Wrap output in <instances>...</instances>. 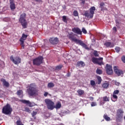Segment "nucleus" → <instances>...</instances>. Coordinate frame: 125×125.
Returning a JSON list of instances; mask_svg holds the SVG:
<instances>
[{
	"mask_svg": "<svg viewBox=\"0 0 125 125\" xmlns=\"http://www.w3.org/2000/svg\"><path fill=\"white\" fill-rule=\"evenodd\" d=\"M21 42V47H23V48H24V42H23V43H22V42Z\"/></svg>",
	"mask_w": 125,
	"mask_h": 125,
	"instance_id": "nucleus-48",
	"label": "nucleus"
},
{
	"mask_svg": "<svg viewBox=\"0 0 125 125\" xmlns=\"http://www.w3.org/2000/svg\"><path fill=\"white\" fill-rule=\"evenodd\" d=\"M21 92H22V91L21 90H19L17 91V94L18 95H20L21 94Z\"/></svg>",
	"mask_w": 125,
	"mask_h": 125,
	"instance_id": "nucleus-44",
	"label": "nucleus"
},
{
	"mask_svg": "<svg viewBox=\"0 0 125 125\" xmlns=\"http://www.w3.org/2000/svg\"><path fill=\"white\" fill-rule=\"evenodd\" d=\"M10 61H12L15 65H17V64H20L21 63V58L19 57H16L15 58H13V56H11L10 58Z\"/></svg>",
	"mask_w": 125,
	"mask_h": 125,
	"instance_id": "nucleus-10",
	"label": "nucleus"
},
{
	"mask_svg": "<svg viewBox=\"0 0 125 125\" xmlns=\"http://www.w3.org/2000/svg\"><path fill=\"white\" fill-rule=\"evenodd\" d=\"M2 63L3 64H4V62H2Z\"/></svg>",
	"mask_w": 125,
	"mask_h": 125,
	"instance_id": "nucleus-54",
	"label": "nucleus"
},
{
	"mask_svg": "<svg viewBox=\"0 0 125 125\" xmlns=\"http://www.w3.org/2000/svg\"><path fill=\"white\" fill-rule=\"evenodd\" d=\"M47 87L49 88H51V87H54V83H53L50 82L48 83Z\"/></svg>",
	"mask_w": 125,
	"mask_h": 125,
	"instance_id": "nucleus-26",
	"label": "nucleus"
},
{
	"mask_svg": "<svg viewBox=\"0 0 125 125\" xmlns=\"http://www.w3.org/2000/svg\"><path fill=\"white\" fill-rule=\"evenodd\" d=\"M120 92V91H119V90H116L114 91L113 92V94H119V93Z\"/></svg>",
	"mask_w": 125,
	"mask_h": 125,
	"instance_id": "nucleus-40",
	"label": "nucleus"
},
{
	"mask_svg": "<svg viewBox=\"0 0 125 125\" xmlns=\"http://www.w3.org/2000/svg\"><path fill=\"white\" fill-rule=\"evenodd\" d=\"M77 93H78L79 95H83V93H84V91L82 90V89H79L77 90Z\"/></svg>",
	"mask_w": 125,
	"mask_h": 125,
	"instance_id": "nucleus-27",
	"label": "nucleus"
},
{
	"mask_svg": "<svg viewBox=\"0 0 125 125\" xmlns=\"http://www.w3.org/2000/svg\"><path fill=\"white\" fill-rule=\"evenodd\" d=\"M62 67L63 65H58L56 67V70H61Z\"/></svg>",
	"mask_w": 125,
	"mask_h": 125,
	"instance_id": "nucleus-33",
	"label": "nucleus"
},
{
	"mask_svg": "<svg viewBox=\"0 0 125 125\" xmlns=\"http://www.w3.org/2000/svg\"><path fill=\"white\" fill-rule=\"evenodd\" d=\"M83 33V34H87V32L86 31V30L84 28H82V31Z\"/></svg>",
	"mask_w": 125,
	"mask_h": 125,
	"instance_id": "nucleus-39",
	"label": "nucleus"
},
{
	"mask_svg": "<svg viewBox=\"0 0 125 125\" xmlns=\"http://www.w3.org/2000/svg\"><path fill=\"white\" fill-rule=\"evenodd\" d=\"M103 58H97L95 57H92L91 59L92 62L94 63V64H98V65H102L103 63Z\"/></svg>",
	"mask_w": 125,
	"mask_h": 125,
	"instance_id": "nucleus-8",
	"label": "nucleus"
},
{
	"mask_svg": "<svg viewBox=\"0 0 125 125\" xmlns=\"http://www.w3.org/2000/svg\"><path fill=\"white\" fill-rule=\"evenodd\" d=\"M91 98H92V99H93V97H91Z\"/></svg>",
	"mask_w": 125,
	"mask_h": 125,
	"instance_id": "nucleus-52",
	"label": "nucleus"
},
{
	"mask_svg": "<svg viewBox=\"0 0 125 125\" xmlns=\"http://www.w3.org/2000/svg\"><path fill=\"white\" fill-rule=\"evenodd\" d=\"M103 101H104V102H109V98L107 96H104L103 97Z\"/></svg>",
	"mask_w": 125,
	"mask_h": 125,
	"instance_id": "nucleus-28",
	"label": "nucleus"
},
{
	"mask_svg": "<svg viewBox=\"0 0 125 125\" xmlns=\"http://www.w3.org/2000/svg\"><path fill=\"white\" fill-rule=\"evenodd\" d=\"M97 79L98 80V84H100L102 82V78L100 76H97Z\"/></svg>",
	"mask_w": 125,
	"mask_h": 125,
	"instance_id": "nucleus-25",
	"label": "nucleus"
},
{
	"mask_svg": "<svg viewBox=\"0 0 125 125\" xmlns=\"http://www.w3.org/2000/svg\"><path fill=\"white\" fill-rule=\"evenodd\" d=\"M106 72L108 75H112L113 74V69L112 66L106 64Z\"/></svg>",
	"mask_w": 125,
	"mask_h": 125,
	"instance_id": "nucleus-15",
	"label": "nucleus"
},
{
	"mask_svg": "<svg viewBox=\"0 0 125 125\" xmlns=\"http://www.w3.org/2000/svg\"><path fill=\"white\" fill-rule=\"evenodd\" d=\"M113 30L114 31V32H117V28L116 27H114L113 28Z\"/></svg>",
	"mask_w": 125,
	"mask_h": 125,
	"instance_id": "nucleus-45",
	"label": "nucleus"
},
{
	"mask_svg": "<svg viewBox=\"0 0 125 125\" xmlns=\"http://www.w3.org/2000/svg\"><path fill=\"white\" fill-rule=\"evenodd\" d=\"M26 14L25 13L21 14L19 19V21L23 29H26L27 26H28V23L27 22V21H26Z\"/></svg>",
	"mask_w": 125,
	"mask_h": 125,
	"instance_id": "nucleus-3",
	"label": "nucleus"
},
{
	"mask_svg": "<svg viewBox=\"0 0 125 125\" xmlns=\"http://www.w3.org/2000/svg\"><path fill=\"white\" fill-rule=\"evenodd\" d=\"M10 7L11 10H14L16 7L15 6V3H14V0H10Z\"/></svg>",
	"mask_w": 125,
	"mask_h": 125,
	"instance_id": "nucleus-16",
	"label": "nucleus"
},
{
	"mask_svg": "<svg viewBox=\"0 0 125 125\" xmlns=\"http://www.w3.org/2000/svg\"><path fill=\"white\" fill-rule=\"evenodd\" d=\"M34 119H36V117H34Z\"/></svg>",
	"mask_w": 125,
	"mask_h": 125,
	"instance_id": "nucleus-56",
	"label": "nucleus"
},
{
	"mask_svg": "<svg viewBox=\"0 0 125 125\" xmlns=\"http://www.w3.org/2000/svg\"><path fill=\"white\" fill-rule=\"evenodd\" d=\"M104 45H106L107 46V47H109V46H110V45H111V42H106L104 43Z\"/></svg>",
	"mask_w": 125,
	"mask_h": 125,
	"instance_id": "nucleus-36",
	"label": "nucleus"
},
{
	"mask_svg": "<svg viewBox=\"0 0 125 125\" xmlns=\"http://www.w3.org/2000/svg\"><path fill=\"white\" fill-rule=\"evenodd\" d=\"M35 0V1H37V2H39L42 1V0Z\"/></svg>",
	"mask_w": 125,
	"mask_h": 125,
	"instance_id": "nucleus-51",
	"label": "nucleus"
},
{
	"mask_svg": "<svg viewBox=\"0 0 125 125\" xmlns=\"http://www.w3.org/2000/svg\"><path fill=\"white\" fill-rule=\"evenodd\" d=\"M78 67H84L85 66V63L83 61H80L77 62Z\"/></svg>",
	"mask_w": 125,
	"mask_h": 125,
	"instance_id": "nucleus-21",
	"label": "nucleus"
},
{
	"mask_svg": "<svg viewBox=\"0 0 125 125\" xmlns=\"http://www.w3.org/2000/svg\"><path fill=\"white\" fill-rule=\"evenodd\" d=\"M100 8H101V10L103 11L104 10H107V8L105 7V3L104 2H102L100 4Z\"/></svg>",
	"mask_w": 125,
	"mask_h": 125,
	"instance_id": "nucleus-19",
	"label": "nucleus"
},
{
	"mask_svg": "<svg viewBox=\"0 0 125 125\" xmlns=\"http://www.w3.org/2000/svg\"><path fill=\"white\" fill-rule=\"evenodd\" d=\"M62 20L63 22H64V23H67L68 22V19H67V16H62Z\"/></svg>",
	"mask_w": 125,
	"mask_h": 125,
	"instance_id": "nucleus-29",
	"label": "nucleus"
},
{
	"mask_svg": "<svg viewBox=\"0 0 125 125\" xmlns=\"http://www.w3.org/2000/svg\"><path fill=\"white\" fill-rule=\"evenodd\" d=\"M25 110L26 112H28V113H30V112H31V110H30V109H29L28 107H25Z\"/></svg>",
	"mask_w": 125,
	"mask_h": 125,
	"instance_id": "nucleus-42",
	"label": "nucleus"
},
{
	"mask_svg": "<svg viewBox=\"0 0 125 125\" xmlns=\"http://www.w3.org/2000/svg\"><path fill=\"white\" fill-rule=\"evenodd\" d=\"M42 60H43V58L42 56H40L33 60V64L39 66L42 63Z\"/></svg>",
	"mask_w": 125,
	"mask_h": 125,
	"instance_id": "nucleus-9",
	"label": "nucleus"
},
{
	"mask_svg": "<svg viewBox=\"0 0 125 125\" xmlns=\"http://www.w3.org/2000/svg\"><path fill=\"white\" fill-rule=\"evenodd\" d=\"M113 70H114L115 74H116V75H117V76H118V77H120V76H121V75H123L124 74L123 71L120 69H118V67H117V66H114L113 68Z\"/></svg>",
	"mask_w": 125,
	"mask_h": 125,
	"instance_id": "nucleus-11",
	"label": "nucleus"
},
{
	"mask_svg": "<svg viewBox=\"0 0 125 125\" xmlns=\"http://www.w3.org/2000/svg\"><path fill=\"white\" fill-rule=\"evenodd\" d=\"M62 107V104H61V102L60 101L57 102L56 104L55 105H54V108H55L56 110H58V109H60Z\"/></svg>",
	"mask_w": 125,
	"mask_h": 125,
	"instance_id": "nucleus-18",
	"label": "nucleus"
},
{
	"mask_svg": "<svg viewBox=\"0 0 125 125\" xmlns=\"http://www.w3.org/2000/svg\"><path fill=\"white\" fill-rule=\"evenodd\" d=\"M67 37L71 40L73 42H76V43H78V44H80V45H81V46H83L85 49H87V50H89V48L87 47V45L85 44L82 41V40H79L77 39L76 38L74 37V35H73V33L69 34L67 36Z\"/></svg>",
	"mask_w": 125,
	"mask_h": 125,
	"instance_id": "nucleus-1",
	"label": "nucleus"
},
{
	"mask_svg": "<svg viewBox=\"0 0 125 125\" xmlns=\"http://www.w3.org/2000/svg\"><path fill=\"white\" fill-rule=\"evenodd\" d=\"M90 84L92 85V86H95V81L93 80H91L90 81Z\"/></svg>",
	"mask_w": 125,
	"mask_h": 125,
	"instance_id": "nucleus-34",
	"label": "nucleus"
},
{
	"mask_svg": "<svg viewBox=\"0 0 125 125\" xmlns=\"http://www.w3.org/2000/svg\"><path fill=\"white\" fill-rule=\"evenodd\" d=\"M27 38H28V35H25V34L23 33L21 38L20 39V42L23 43L24 41H26V40H27Z\"/></svg>",
	"mask_w": 125,
	"mask_h": 125,
	"instance_id": "nucleus-17",
	"label": "nucleus"
},
{
	"mask_svg": "<svg viewBox=\"0 0 125 125\" xmlns=\"http://www.w3.org/2000/svg\"><path fill=\"white\" fill-rule=\"evenodd\" d=\"M82 1V3L84 4L85 0H80Z\"/></svg>",
	"mask_w": 125,
	"mask_h": 125,
	"instance_id": "nucleus-49",
	"label": "nucleus"
},
{
	"mask_svg": "<svg viewBox=\"0 0 125 125\" xmlns=\"http://www.w3.org/2000/svg\"><path fill=\"white\" fill-rule=\"evenodd\" d=\"M115 84L116 85H120V83L119 82H115Z\"/></svg>",
	"mask_w": 125,
	"mask_h": 125,
	"instance_id": "nucleus-47",
	"label": "nucleus"
},
{
	"mask_svg": "<svg viewBox=\"0 0 125 125\" xmlns=\"http://www.w3.org/2000/svg\"><path fill=\"white\" fill-rule=\"evenodd\" d=\"M18 118H19V119L17 121V122H16L17 125H23V124H22L21 120H20V118L19 117Z\"/></svg>",
	"mask_w": 125,
	"mask_h": 125,
	"instance_id": "nucleus-30",
	"label": "nucleus"
},
{
	"mask_svg": "<svg viewBox=\"0 0 125 125\" xmlns=\"http://www.w3.org/2000/svg\"><path fill=\"white\" fill-rule=\"evenodd\" d=\"M122 60L123 62H124V63H125V56H124L123 57H122Z\"/></svg>",
	"mask_w": 125,
	"mask_h": 125,
	"instance_id": "nucleus-43",
	"label": "nucleus"
},
{
	"mask_svg": "<svg viewBox=\"0 0 125 125\" xmlns=\"http://www.w3.org/2000/svg\"><path fill=\"white\" fill-rule=\"evenodd\" d=\"M11 112H12V108H11L9 104H7L2 108V113L5 115H10Z\"/></svg>",
	"mask_w": 125,
	"mask_h": 125,
	"instance_id": "nucleus-5",
	"label": "nucleus"
},
{
	"mask_svg": "<svg viewBox=\"0 0 125 125\" xmlns=\"http://www.w3.org/2000/svg\"><path fill=\"white\" fill-rule=\"evenodd\" d=\"M109 84V82L105 81L104 83H103L102 86L104 88H108Z\"/></svg>",
	"mask_w": 125,
	"mask_h": 125,
	"instance_id": "nucleus-22",
	"label": "nucleus"
},
{
	"mask_svg": "<svg viewBox=\"0 0 125 125\" xmlns=\"http://www.w3.org/2000/svg\"><path fill=\"white\" fill-rule=\"evenodd\" d=\"M48 94V93L45 92L44 94V96H45V97H46V96H47Z\"/></svg>",
	"mask_w": 125,
	"mask_h": 125,
	"instance_id": "nucleus-46",
	"label": "nucleus"
},
{
	"mask_svg": "<svg viewBox=\"0 0 125 125\" xmlns=\"http://www.w3.org/2000/svg\"><path fill=\"white\" fill-rule=\"evenodd\" d=\"M104 119L106 121V122H110L111 121V118L107 115V114H104Z\"/></svg>",
	"mask_w": 125,
	"mask_h": 125,
	"instance_id": "nucleus-24",
	"label": "nucleus"
},
{
	"mask_svg": "<svg viewBox=\"0 0 125 125\" xmlns=\"http://www.w3.org/2000/svg\"><path fill=\"white\" fill-rule=\"evenodd\" d=\"M124 109L119 108L117 110L116 112V119L118 121L123 120L124 117Z\"/></svg>",
	"mask_w": 125,
	"mask_h": 125,
	"instance_id": "nucleus-7",
	"label": "nucleus"
},
{
	"mask_svg": "<svg viewBox=\"0 0 125 125\" xmlns=\"http://www.w3.org/2000/svg\"><path fill=\"white\" fill-rule=\"evenodd\" d=\"M37 114H38L37 111H33L32 114V116L33 118H34V117H35V116H36V115H37Z\"/></svg>",
	"mask_w": 125,
	"mask_h": 125,
	"instance_id": "nucleus-38",
	"label": "nucleus"
},
{
	"mask_svg": "<svg viewBox=\"0 0 125 125\" xmlns=\"http://www.w3.org/2000/svg\"><path fill=\"white\" fill-rule=\"evenodd\" d=\"M101 104H102V101L101 102Z\"/></svg>",
	"mask_w": 125,
	"mask_h": 125,
	"instance_id": "nucleus-53",
	"label": "nucleus"
},
{
	"mask_svg": "<svg viewBox=\"0 0 125 125\" xmlns=\"http://www.w3.org/2000/svg\"><path fill=\"white\" fill-rule=\"evenodd\" d=\"M93 54L95 57H98V56H99V54H98V52H97V51H94Z\"/></svg>",
	"mask_w": 125,
	"mask_h": 125,
	"instance_id": "nucleus-35",
	"label": "nucleus"
},
{
	"mask_svg": "<svg viewBox=\"0 0 125 125\" xmlns=\"http://www.w3.org/2000/svg\"><path fill=\"white\" fill-rule=\"evenodd\" d=\"M72 32L75 33V34H77V35H82L83 33L81 29L79 28V27H74L72 29Z\"/></svg>",
	"mask_w": 125,
	"mask_h": 125,
	"instance_id": "nucleus-12",
	"label": "nucleus"
},
{
	"mask_svg": "<svg viewBox=\"0 0 125 125\" xmlns=\"http://www.w3.org/2000/svg\"><path fill=\"white\" fill-rule=\"evenodd\" d=\"M45 103L48 110H53L54 109V102H52L51 100L45 99Z\"/></svg>",
	"mask_w": 125,
	"mask_h": 125,
	"instance_id": "nucleus-6",
	"label": "nucleus"
},
{
	"mask_svg": "<svg viewBox=\"0 0 125 125\" xmlns=\"http://www.w3.org/2000/svg\"><path fill=\"white\" fill-rule=\"evenodd\" d=\"M112 101L113 102H116L117 100H118V96L115 95L114 94H113V97L111 98Z\"/></svg>",
	"mask_w": 125,
	"mask_h": 125,
	"instance_id": "nucleus-23",
	"label": "nucleus"
},
{
	"mask_svg": "<svg viewBox=\"0 0 125 125\" xmlns=\"http://www.w3.org/2000/svg\"><path fill=\"white\" fill-rule=\"evenodd\" d=\"M66 76H67V77H70V76H71V74L68 73L66 74Z\"/></svg>",
	"mask_w": 125,
	"mask_h": 125,
	"instance_id": "nucleus-50",
	"label": "nucleus"
},
{
	"mask_svg": "<svg viewBox=\"0 0 125 125\" xmlns=\"http://www.w3.org/2000/svg\"><path fill=\"white\" fill-rule=\"evenodd\" d=\"M103 104H104V102H103Z\"/></svg>",
	"mask_w": 125,
	"mask_h": 125,
	"instance_id": "nucleus-55",
	"label": "nucleus"
},
{
	"mask_svg": "<svg viewBox=\"0 0 125 125\" xmlns=\"http://www.w3.org/2000/svg\"><path fill=\"white\" fill-rule=\"evenodd\" d=\"M21 102L23 103V104H26L27 105H28L29 107H33V106H35V105H36L34 103H31L30 101L22 100H21Z\"/></svg>",
	"mask_w": 125,
	"mask_h": 125,
	"instance_id": "nucleus-14",
	"label": "nucleus"
},
{
	"mask_svg": "<svg viewBox=\"0 0 125 125\" xmlns=\"http://www.w3.org/2000/svg\"><path fill=\"white\" fill-rule=\"evenodd\" d=\"M97 104H96V103L92 102L91 104V106L92 107H94V106H96Z\"/></svg>",
	"mask_w": 125,
	"mask_h": 125,
	"instance_id": "nucleus-41",
	"label": "nucleus"
},
{
	"mask_svg": "<svg viewBox=\"0 0 125 125\" xmlns=\"http://www.w3.org/2000/svg\"><path fill=\"white\" fill-rule=\"evenodd\" d=\"M96 73L98 74V75H102V70L101 69H99V68H97L96 70Z\"/></svg>",
	"mask_w": 125,
	"mask_h": 125,
	"instance_id": "nucleus-31",
	"label": "nucleus"
},
{
	"mask_svg": "<svg viewBox=\"0 0 125 125\" xmlns=\"http://www.w3.org/2000/svg\"><path fill=\"white\" fill-rule=\"evenodd\" d=\"M49 42L50 43H52V44H57L59 42V40L57 37H52L49 39Z\"/></svg>",
	"mask_w": 125,
	"mask_h": 125,
	"instance_id": "nucleus-13",
	"label": "nucleus"
},
{
	"mask_svg": "<svg viewBox=\"0 0 125 125\" xmlns=\"http://www.w3.org/2000/svg\"><path fill=\"white\" fill-rule=\"evenodd\" d=\"M73 15L74 16H75V17L79 16V12H78V11L77 10L74 11Z\"/></svg>",
	"mask_w": 125,
	"mask_h": 125,
	"instance_id": "nucleus-32",
	"label": "nucleus"
},
{
	"mask_svg": "<svg viewBox=\"0 0 125 125\" xmlns=\"http://www.w3.org/2000/svg\"><path fill=\"white\" fill-rule=\"evenodd\" d=\"M1 82H2L3 84L6 87H8V86H9V83L6 82V81H5V79H1Z\"/></svg>",
	"mask_w": 125,
	"mask_h": 125,
	"instance_id": "nucleus-20",
	"label": "nucleus"
},
{
	"mask_svg": "<svg viewBox=\"0 0 125 125\" xmlns=\"http://www.w3.org/2000/svg\"><path fill=\"white\" fill-rule=\"evenodd\" d=\"M27 91L30 96L38 95V89L36 88L35 84H31L27 89Z\"/></svg>",
	"mask_w": 125,
	"mask_h": 125,
	"instance_id": "nucleus-2",
	"label": "nucleus"
},
{
	"mask_svg": "<svg viewBox=\"0 0 125 125\" xmlns=\"http://www.w3.org/2000/svg\"><path fill=\"white\" fill-rule=\"evenodd\" d=\"M115 51H116V52H120V51L121 50V48L119 47H116L115 48Z\"/></svg>",
	"mask_w": 125,
	"mask_h": 125,
	"instance_id": "nucleus-37",
	"label": "nucleus"
},
{
	"mask_svg": "<svg viewBox=\"0 0 125 125\" xmlns=\"http://www.w3.org/2000/svg\"><path fill=\"white\" fill-rule=\"evenodd\" d=\"M95 10V7L92 6L90 8L89 11H85L83 15L84 16H85V17H87L88 18H93V15H94V11Z\"/></svg>",
	"mask_w": 125,
	"mask_h": 125,
	"instance_id": "nucleus-4",
	"label": "nucleus"
}]
</instances>
